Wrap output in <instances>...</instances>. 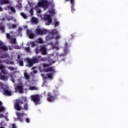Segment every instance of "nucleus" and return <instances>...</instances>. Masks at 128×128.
I'll use <instances>...</instances> for the list:
<instances>
[{
    "instance_id": "obj_1",
    "label": "nucleus",
    "mask_w": 128,
    "mask_h": 128,
    "mask_svg": "<svg viewBox=\"0 0 128 128\" xmlns=\"http://www.w3.org/2000/svg\"><path fill=\"white\" fill-rule=\"evenodd\" d=\"M26 60L28 64V67L32 68L34 64H38L44 60V58L42 56H35L32 58H27Z\"/></svg>"
},
{
    "instance_id": "obj_2",
    "label": "nucleus",
    "mask_w": 128,
    "mask_h": 128,
    "mask_svg": "<svg viewBox=\"0 0 128 128\" xmlns=\"http://www.w3.org/2000/svg\"><path fill=\"white\" fill-rule=\"evenodd\" d=\"M58 40V38H60V36L58 35V32L56 29H54L52 30L51 32H50V34H48V36L46 38V40Z\"/></svg>"
},
{
    "instance_id": "obj_3",
    "label": "nucleus",
    "mask_w": 128,
    "mask_h": 128,
    "mask_svg": "<svg viewBox=\"0 0 128 128\" xmlns=\"http://www.w3.org/2000/svg\"><path fill=\"white\" fill-rule=\"evenodd\" d=\"M38 6H41L43 8H48L50 6V2L46 0H42L38 4Z\"/></svg>"
},
{
    "instance_id": "obj_4",
    "label": "nucleus",
    "mask_w": 128,
    "mask_h": 128,
    "mask_svg": "<svg viewBox=\"0 0 128 128\" xmlns=\"http://www.w3.org/2000/svg\"><path fill=\"white\" fill-rule=\"evenodd\" d=\"M31 100L35 103V104H38L40 102V95L39 94L31 96Z\"/></svg>"
},
{
    "instance_id": "obj_5",
    "label": "nucleus",
    "mask_w": 128,
    "mask_h": 128,
    "mask_svg": "<svg viewBox=\"0 0 128 128\" xmlns=\"http://www.w3.org/2000/svg\"><path fill=\"white\" fill-rule=\"evenodd\" d=\"M44 20L46 22V26H50L52 24V16L50 14H45L44 17Z\"/></svg>"
},
{
    "instance_id": "obj_6",
    "label": "nucleus",
    "mask_w": 128,
    "mask_h": 128,
    "mask_svg": "<svg viewBox=\"0 0 128 128\" xmlns=\"http://www.w3.org/2000/svg\"><path fill=\"white\" fill-rule=\"evenodd\" d=\"M36 34L38 36H42V34H46L48 32V30L46 29L42 30L40 28H36Z\"/></svg>"
},
{
    "instance_id": "obj_7",
    "label": "nucleus",
    "mask_w": 128,
    "mask_h": 128,
    "mask_svg": "<svg viewBox=\"0 0 128 128\" xmlns=\"http://www.w3.org/2000/svg\"><path fill=\"white\" fill-rule=\"evenodd\" d=\"M56 98V94H52L50 92H48V102H54Z\"/></svg>"
},
{
    "instance_id": "obj_8",
    "label": "nucleus",
    "mask_w": 128,
    "mask_h": 128,
    "mask_svg": "<svg viewBox=\"0 0 128 128\" xmlns=\"http://www.w3.org/2000/svg\"><path fill=\"white\" fill-rule=\"evenodd\" d=\"M16 116H17V120H19L20 122H24V118H22V116H24V112H18L16 113Z\"/></svg>"
},
{
    "instance_id": "obj_9",
    "label": "nucleus",
    "mask_w": 128,
    "mask_h": 128,
    "mask_svg": "<svg viewBox=\"0 0 128 128\" xmlns=\"http://www.w3.org/2000/svg\"><path fill=\"white\" fill-rule=\"evenodd\" d=\"M66 2H70V4H71L72 12L74 14V12H76V9L74 8V2H76V0H66Z\"/></svg>"
},
{
    "instance_id": "obj_10",
    "label": "nucleus",
    "mask_w": 128,
    "mask_h": 128,
    "mask_svg": "<svg viewBox=\"0 0 128 128\" xmlns=\"http://www.w3.org/2000/svg\"><path fill=\"white\" fill-rule=\"evenodd\" d=\"M14 108L18 112H20V110H22V105H20V102H17L14 104Z\"/></svg>"
},
{
    "instance_id": "obj_11",
    "label": "nucleus",
    "mask_w": 128,
    "mask_h": 128,
    "mask_svg": "<svg viewBox=\"0 0 128 128\" xmlns=\"http://www.w3.org/2000/svg\"><path fill=\"white\" fill-rule=\"evenodd\" d=\"M44 72H52V74H56V70L54 69V68L53 66H51L44 69Z\"/></svg>"
},
{
    "instance_id": "obj_12",
    "label": "nucleus",
    "mask_w": 128,
    "mask_h": 128,
    "mask_svg": "<svg viewBox=\"0 0 128 128\" xmlns=\"http://www.w3.org/2000/svg\"><path fill=\"white\" fill-rule=\"evenodd\" d=\"M3 94H4V96H12V91L6 88H4Z\"/></svg>"
},
{
    "instance_id": "obj_13",
    "label": "nucleus",
    "mask_w": 128,
    "mask_h": 128,
    "mask_svg": "<svg viewBox=\"0 0 128 128\" xmlns=\"http://www.w3.org/2000/svg\"><path fill=\"white\" fill-rule=\"evenodd\" d=\"M26 34L27 35H28V36L30 38H34V34L32 33V31L31 30H27Z\"/></svg>"
},
{
    "instance_id": "obj_14",
    "label": "nucleus",
    "mask_w": 128,
    "mask_h": 128,
    "mask_svg": "<svg viewBox=\"0 0 128 128\" xmlns=\"http://www.w3.org/2000/svg\"><path fill=\"white\" fill-rule=\"evenodd\" d=\"M40 52H41L43 56H46V54H48V52L46 51V47L41 46Z\"/></svg>"
},
{
    "instance_id": "obj_15",
    "label": "nucleus",
    "mask_w": 128,
    "mask_h": 128,
    "mask_svg": "<svg viewBox=\"0 0 128 128\" xmlns=\"http://www.w3.org/2000/svg\"><path fill=\"white\" fill-rule=\"evenodd\" d=\"M16 90H18L20 94L24 93L23 87L22 86H17L16 88Z\"/></svg>"
},
{
    "instance_id": "obj_16",
    "label": "nucleus",
    "mask_w": 128,
    "mask_h": 128,
    "mask_svg": "<svg viewBox=\"0 0 128 128\" xmlns=\"http://www.w3.org/2000/svg\"><path fill=\"white\" fill-rule=\"evenodd\" d=\"M52 74H54V73L47 74L46 76L44 77V80H47V78H49L50 80H53L54 76Z\"/></svg>"
},
{
    "instance_id": "obj_17",
    "label": "nucleus",
    "mask_w": 128,
    "mask_h": 128,
    "mask_svg": "<svg viewBox=\"0 0 128 128\" xmlns=\"http://www.w3.org/2000/svg\"><path fill=\"white\" fill-rule=\"evenodd\" d=\"M18 102L22 104H24L28 103V98H26V97L23 96L22 97V99Z\"/></svg>"
},
{
    "instance_id": "obj_18",
    "label": "nucleus",
    "mask_w": 128,
    "mask_h": 128,
    "mask_svg": "<svg viewBox=\"0 0 128 128\" xmlns=\"http://www.w3.org/2000/svg\"><path fill=\"white\" fill-rule=\"evenodd\" d=\"M1 4H10V0H0Z\"/></svg>"
},
{
    "instance_id": "obj_19",
    "label": "nucleus",
    "mask_w": 128,
    "mask_h": 128,
    "mask_svg": "<svg viewBox=\"0 0 128 128\" xmlns=\"http://www.w3.org/2000/svg\"><path fill=\"white\" fill-rule=\"evenodd\" d=\"M28 110V103L24 104V108H22V110Z\"/></svg>"
},
{
    "instance_id": "obj_20",
    "label": "nucleus",
    "mask_w": 128,
    "mask_h": 128,
    "mask_svg": "<svg viewBox=\"0 0 128 128\" xmlns=\"http://www.w3.org/2000/svg\"><path fill=\"white\" fill-rule=\"evenodd\" d=\"M18 4L16 5V8H22V1L20 0H18Z\"/></svg>"
},
{
    "instance_id": "obj_21",
    "label": "nucleus",
    "mask_w": 128,
    "mask_h": 128,
    "mask_svg": "<svg viewBox=\"0 0 128 128\" xmlns=\"http://www.w3.org/2000/svg\"><path fill=\"white\" fill-rule=\"evenodd\" d=\"M10 44H16V38H12L10 42Z\"/></svg>"
},
{
    "instance_id": "obj_22",
    "label": "nucleus",
    "mask_w": 128,
    "mask_h": 128,
    "mask_svg": "<svg viewBox=\"0 0 128 128\" xmlns=\"http://www.w3.org/2000/svg\"><path fill=\"white\" fill-rule=\"evenodd\" d=\"M33 24H38V18H36V17H32L31 20Z\"/></svg>"
},
{
    "instance_id": "obj_23",
    "label": "nucleus",
    "mask_w": 128,
    "mask_h": 128,
    "mask_svg": "<svg viewBox=\"0 0 128 128\" xmlns=\"http://www.w3.org/2000/svg\"><path fill=\"white\" fill-rule=\"evenodd\" d=\"M24 60L22 58V60H18L20 66H24Z\"/></svg>"
},
{
    "instance_id": "obj_24",
    "label": "nucleus",
    "mask_w": 128,
    "mask_h": 128,
    "mask_svg": "<svg viewBox=\"0 0 128 128\" xmlns=\"http://www.w3.org/2000/svg\"><path fill=\"white\" fill-rule=\"evenodd\" d=\"M20 16H22V18H24V20H26V18H28V16H26V14L24 12H21Z\"/></svg>"
},
{
    "instance_id": "obj_25",
    "label": "nucleus",
    "mask_w": 128,
    "mask_h": 128,
    "mask_svg": "<svg viewBox=\"0 0 128 128\" xmlns=\"http://www.w3.org/2000/svg\"><path fill=\"white\" fill-rule=\"evenodd\" d=\"M0 30H2V32L4 34L6 32V28L4 26H0Z\"/></svg>"
},
{
    "instance_id": "obj_26",
    "label": "nucleus",
    "mask_w": 128,
    "mask_h": 128,
    "mask_svg": "<svg viewBox=\"0 0 128 128\" xmlns=\"http://www.w3.org/2000/svg\"><path fill=\"white\" fill-rule=\"evenodd\" d=\"M0 78L2 80H8V77L4 76V75H2L0 76Z\"/></svg>"
},
{
    "instance_id": "obj_27",
    "label": "nucleus",
    "mask_w": 128,
    "mask_h": 128,
    "mask_svg": "<svg viewBox=\"0 0 128 128\" xmlns=\"http://www.w3.org/2000/svg\"><path fill=\"white\" fill-rule=\"evenodd\" d=\"M0 50H8V48L6 46L2 45Z\"/></svg>"
},
{
    "instance_id": "obj_28",
    "label": "nucleus",
    "mask_w": 128,
    "mask_h": 128,
    "mask_svg": "<svg viewBox=\"0 0 128 128\" xmlns=\"http://www.w3.org/2000/svg\"><path fill=\"white\" fill-rule=\"evenodd\" d=\"M35 52L36 54H38L39 52H40V49H38V47H36L35 48Z\"/></svg>"
},
{
    "instance_id": "obj_29",
    "label": "nucleus",
    "mask_w": 128,
    "mask_h": 128,
    "mask_svg": "<svg viewBox=\"0 0 128 128\" xmlns=\"http://www.w3.org/2000/svg\"><path fill=\"white\" fill-rule=\"evenodd\" d=\"M24 76L26 78V80H30V75L27 72L24 74Z\"/></svg>"
},
{
    "instance_id": "obj_30",
    "label": "nucleus",
    "mask_w": 128,
    "mask_h": 128,
    "mask_svg": "<svg viewBox=\"0 0 128 128\" xmlns=\"http://www.w3.org/2000/svg\"><path fill=\"white\" fill-rule=\"evenodd\" d=\"M10 28H18V25L16 24H13L11 26H10Z\"/></svg>"
},
{
    "instance_id": "obj_31",
    "label": "nucleus",
    "mask_w": 128,
    "mask_h": 128,
    "mask_svg": "<svg viewBox=\"0 0 128 128\" xmlns=\"http://www.w3.org/2000/svg\"><path fill=\"white\" fill-rule=\"evenodd\" d=\"M6 38H8V40H12V36H10V34L9 33H7L6 34Z\"/></svg>"
},
{
    "instance_id": "obj_32",
    "label": "nucleus",
    "mask_w": 128,
    "mask_h": 128,
    "mask_svg": "<svg viewBox=\"0 0 128 128\" xmlns=\"http://www.w3.org/2000/svg\"><path fill=\"white\" fill-rule=\"evenodd\" d=\"M50 66V64H46V63H44L42 64L43 68H48V66Z\"/></svg>"
},
{
    "instance_id": "obj_33",
    "label": "nucleus",
    "mask_w": 128,
    "mask_h": 128,
    "mask_svg": "<svg viewBox=\"0 0 128 128\" xmlns=\"http://www.w3.org/2000/svg\"><path fill=\"white\" fill-rule=\"evenodd\" d=\"M24 50H26L27 52H30V47L25 48Z\"/></svg>"
},
{
    "instance_id": "obj_34",
    "label": "nucleus",
    "mask_w": 128,
    "mask_h": 128,
    "mask_svg": "<svg viewBox=\"0 0 128 128\" xmlns=\"http://www.w3.org/2000/svg\"><path fill=\"white\" fill-rule=\"evenodd\" d=\"M30 90H38V88H36V86H33L30 87Z\"/></svg>"
},
{
    "instance_id": "obj_35",
    "label": "nucleus",
    "mask_w": 128,
    "mask_h": 128,
    "mask_svg": "<svg viewBox=\"0 0 128 128\" xmlns=\"http://www.w3.org/2000/svg\"><path fill=\"white\" fill-rule=\"evenodd\" d=\"M10 10L12 12H16V9L13 6H11Z\"/></svg>"
},
{
    "instance_id": "obj_36",
    "label": "nucleus",
    "mask_w": 128,
    "mask_h": 128,
    "mask_svg": "<svg viewBox=\"0 0 128 128\" xmlns=\"http://www.w3.org/2000/svg\"><path fill=\"white\" fill-rule=\"evenodd\" d=\"M5 68L6 67L4 65H2V64L0 65V70H4Z\"/></svg>"
},
{
    "instance_id": "obj_37",
    "label": "nucleus",
    "mask_w": 128,
    "mask_h": 128,
    "mask_svg": "<svg viewBox=\"0 0 128 128\" xmlns=\"http://www.w3.org/2000/svg\"><path fill=\"white\" fill-rule=\"evenodd\" d=\"M4 112V106L0 107V112Z\"/></svg>"
},
{
    "instance_id": "obj_38",
    "label": "nucleus",
    "mask_w": 128,
    "mask_h": 128,
    "mask_svg": "<svg viewBox=\"0 0 128 128\" xmlns=\"http://www.w3.org/2000/svg\"><path fill=\"white\" fill-rule=\"evenodd\" d=\"M38 42L40 44H42V42H44V41L42 40V38H39L38 40Z\"/></svg>"
},
{
    "instance_id": "obj_39",
    "label": "nucleus",
    "mask_w": 128,
    "mask_h": 128,
    "mask_svg": "<svg viewBox=\"0 0 128 128\" xmlns=\"http://www.w3.org/2000/svg\"><path fill=\"white\" fill-rule=\"evenodd\" d=\"M49 44H50V46H52L54 48H56V46L54 44V43H52V42H50L49 43Z\"/></svg>"
},
{
    "instance_id": "obj_40",
    "label": "nucleus",
    "mask_w": 128,
    "mask_h": 128,
    "mask_svg": "<svg viewBox=\"0 0 128 128\" xmlns=\"http://www.w3.org/2000/svg\"><path fill=\"white\" fill-rule=\"evenodd\" d=\"M30 14H31V16H34V10L32 8L30 10Z\"/></svg>"
},
{
    "instance_id": "obj_41",
    "label": "nucleus",
    "mask_w": 128,
    "mask_h": 128,
    "mask_svg": "<svg viewBox=\"0 0 128 128\" xmlns=\"http://www.w3.org/2000/svg\"><path fill=\"white\" fill-rule=\"evenodd\" d=\"M58 24H60V23L58 22H56L54 23V27H56L58 26Z\"/></svg>"
},
{
    "instance_id": "obj_42",
    "label": "nucleus",
    "mask_w": 128,
    "mask_h": 128,
    "mask_svg": "<svg viewBox=\"0 0 128 128\" xmlns=\"http://www.w3.org/2000/svg\"><path fill=\"white\" fill-rule=\"evenodd\" d=\"M8 70H14V67H12V66H10L8 67Z\"/></svg>"
},
{
    "instance_id": "obj_43",
    "label": "nucleus",
    "mask_w": 128,
    "mask_h": 128,
    "mask_svg": "<svg viewBox=\"0 0 128 128\" xmlns=\"http://www.w3.org/2000/svg\"><path fill=\"white\" fill-rule=\"evenodd\" d=\"M26 122L28 124H30V118H26Z\"/></svg>"
},
{
    "instance_id": "obj_44",
    "label": "nucleus",
    "mask_w": 128,
    "mask_h": 128,
    "mask_svg": "<svg viewBox=\"0 0 128 128\" xmlns=\"http://www.w3.org/2000/svg\"><path fill=\"white\" fill-rule=\"evenodd\" d=\"M4 46V44H2V42H0V50L2 48V46Z\"/></svg>"
},
{
    "instance_id": "obj_45",
    "label": "nucleus",
    "mask_w": 128,
    "mask_h": 128,
    "mask_svg": "<svg viewBox=\"0 0 128 128\" xmlns=\"http://www.w3.org/2000/svg\"><path fill=\"white\" fill-rule=\"evenodd\" d=\"M50 14H54V10H52L50 12Z\"/></svg>"
},
{
    "instance_id": "obj_46",
    "label": "nucleus",
    "mask_w": 128,
    "mask_h": 128,
    "mask_svg": "<svg viewBox=\"0 0 128 128\" xmlns=\"http://www.w3.org/2000/svg\"><path fill=\"white\" fill-rule=\"evenodd\" d=\"M2 74H6V70H2Z\"/></svg>"
},
{
    "instance_id": "obj_47",
    "label": "nucleus",
    "mask_w": 128,
    "mask_h": 128,
    "mask_svg": "<svg viewBox=\"0 0 128 128\" xmlns=\"http://www.w3.org/2000/svg\"><path fill=\"white\" fill-rule=\"evenodd\" d=\"M12 128H16V124H12Z\"/></svg>"
},
{
    "instance_id": "obj_48",
    "label": "nucleus",
    "mask_w": 128,
    "mask_h": 128,
    "mask_svg": "<svg viewBox=\"0 0 128 128\" xmlns=\"http://www.w3.org/2000/svg\"><path fill=\"white\" fill-rule=\"evenodd\" d=\"M40 12H42V10H37V14H40Z\"/></svg>"
},
{
    "instance_id": "obj_49",
    "label": "nucleus",
    "mask_w": 128,
    "mask_h": 128,
    "mask_svg": "<svg viewBox=\"0 0 128 128\" xmlns=\"http://www.w3.org/2000/svg\"><path fill=\"white\" fill-rule=\"evenodd\" d=\"M2 58H6V54H2Z\"/></svg>"
},
{
    "instance_id": "obj_50",
    "label": "nucleus",
    "mask_w": 128,
    "mask_h": 128,
    "mask_svg": "<svg viewBox=\"0 0 128 128\" xmlns=\"http://www.w3.org/2000/svg\"><path fill=\"white\" fill-rule=\"evenodd\" d=\"M18 30H19V32H22V28H18Z\"/></svg>"
},
{
    "instance_id": "obj_51",
    "label": "nucleus",
    "mask_w": 128,
    "mask_h": 128,
    "mask_svg": "<svg viewBox=\"0 0 128 128\" xmlns=\"http://www.w3.org/2000/svg\"><path fill=\"white\" fill-rule=\"evenodd\" d=\"M68 44L67 42L65 43L66 48H68Z\"/></svg>"
},
{
    "instance_id": "obj_52",
    "label": "nucleus",
    "mask_w": 128,
    "mask_h": 128,
    "mask_svg": "<svg viewBox=\"0 0 128 128\" xmlns=\"http://www.w3.org/2000/svg\"><path fill=\"white\" fill-rule=\"evenodd\" d=\"M32 46H36V44L34 42H33L32 43Z\"/></svg>"
},
{
    "instance_id": "obj_53",
    "label": "nucleus",
    "mask_w": 128,
    "mask_h": 128,
    "mask_svg": "<svg viewBox=\"0 0 128 128\" xmlns=\"http://www.w3.org/2000/svg\"><path fill=\"white\" fill-rule=\"evenodd\" d=\"M18 60H20V56L18 55Z\"/></svg>"
},
{
    "instance_id": "obj_54",
    "label": "nucleus",
    "mask_w": 128,
    "mask_h": 128,
    "mask_svg": "<svg viewBox=\"0 0 128 128\" xmlns=\"http://www.w3.org/2000/svg\"><path fill=\"white\" fill-rule=\"evenodd\" d=\"M0 12H2V8L0 6Z\"/></svg>"
},
{
    "instance_id": "obj_55",
    "label": "nucleus",
    "mask_w": 128,
    "mask_h": 128,
    "mask_svg": "<svg viewBox=\"0 0 128 128\" xmlns=\"http://www.w3.org/2000/svg\"><path fill=\"white\" fill-rule=\"evenodd\" d=\"M2 106V102L0 101V106Z\"/></svg>"
},
{
    "instance_id": "obj_56",
    "label": "nucleus",
    "mask_w": 128,
    "mask_h": 128,
    "mask_svg": "<svg viewBox=\"0 0 128 128\" xmlns=\"http://www.w3.org/2000/svg\"><path fill=\"white\" fill-rule=\"evenodd\" d=\"M34 74H36V70L34 71Z\"/></svg>"
},
{
    "instance_id": "obj_57",
    "label": "nucleus",
    "mask_w": 128,
    "mask_h": 128,
    "mask_svg": "<svg viewBox=\"0 0 128 128\" xmlns=\"http://www.w3.org/2000/svg\"><path fill=\"white\" fill-rule=\"evenodd\" d=\"M2 72H0V76H2Z\"/></svg>"
},
{
    "instance_id": "obj_58",
    "label": "nucleus",
    "mask_w": 128,
    "mask_h": 128,
    "mask_svg": "<svg viewBox=\"0 0 128 128\" xmlns=\"http://www.w3.org/2000/svg\"><path fill=\"white\" fill-rule=\"evenodd\" d=\"M0 128H4V126H0Z\"/></svg>"
}]
</instances>
